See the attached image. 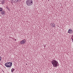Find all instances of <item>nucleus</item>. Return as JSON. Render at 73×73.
<instances>
[{"label": "nucleus", "mask_w": 73, "mask_h": 73, "mask_svg": "<svg viewBox=\"0 0 73 73\" xmlns=\"http://www.w3.org/2000/svg\"><path fill=\"white\" fill-rule=\"evenodd\" d=\"M1 60V56H0V61Z\"/></svg>", "instance_id": "nucleus-13"}, {"label": "nucleus", "mask_w": 73, "mask_h": 73, "mask_svg": "<svg viewBox=\"0 0 73 73\" xmlns=\"http://www.w3.org/2000/svg\"><path fill=\"white\" fill-rule=\"evenodd\" d=\"M4 3H5V1H2L1 2V4H4Z\"/></svg>", "instance_id": "nucleus-7"}, {"label": "nucleus", "mask_w": 73, "mask_h": 73, "mask_svg": "<svg viewBox=\"0 0 73 73\" xmlns=\"http://www.w3.org/2000/svg\"><path fill=\"white\" fill-rule=\"evenodd\" d=\"M72 30L71 29H69L68 30V33H72Z\"/></svg>", "instance_id": "nucleus-6"}, {"label": "nucleus", "mask_w": 73, "mask_h": 73, "mask_svg": "<svg viewBox=\"0 0 73 73\" xmlns=\"http://www.w3.org/2000/svg\"><path fill=\"white\" fill-rule=\"evenodd\" d=\"M19 0H17V1L15 2V3H19Z\"/></svg>", "instance_id": "nucleus-12"}, {"label": "nucleus", "mask_w": 73, "mask_h": 73, "mask_svg": "<svg viewBox=\"0 0 73 73\" xmlns=\"http://www.w3.org/2000/svg\"><path fill=\"white\" fill-rule=\"evenodd\" d=\"M3 8H0V12H1L3 11Z\"/></svg>", "instance_id": "nucleus-10"}, {"label": "nucleus", "mask_w": 73, "mask_h": 73, "mask_svg": "<svg viewBox=\"0 0 73 73\" xmlns=\"http://www.w3.org/2000/svg\"><path fill=\"white\" fill-rule=\"evenodd\" d=\"M15 39V41H16V39Z\"/></svg>", "instance_id": "nucleus-14"}, {"label": "nucleus", "mask_w": 73, "mask_h": 73, "mask_svg": "<svg viewBox=\"0 0 73 73\" xmlns=\"http://www.w3.org/2000/svg\"><path fill=\"white\" fill-rule=\"evenodd\" d=\"M26 42V40H25V39H24L20 42V44H21V45H22V44H25Z\"/></svg>", "instance_id": "nucleus-4"}, {"label": "nucleus", "mask_w": 73, "mask_h": 73, "mask_svg": "<svg viewBox=\"0 0 73 73\" xmlns=\"http://www.w3.org/2000/svg\"><path fill=\"white\" fill-rule=\"evenodd\" d=\"M52 27L53 28V27H55V25L54 23H53L52 24Z\"/></svg>", "instance_id": "nucleus-9"}, {"label": "nucleus", "mask_w": 73, "mask_h": 73, "mask_svg": "<svg viewBox=\"0 0 73 73\" xmlns=\"http://www.w3.org/2000/svg\"><path fill=\"white\" fill-rule=\"evenodd\" d=\"M6 8H7V9H8V10H9V8L8 7V6H6Z\"/></svg>", "instance_id": "nucleus-11"}, {"label": "nucleus", "mask_w": 73, "mask_h": 73, "mask_svg": "<svg viewBox=\"0 0 73 73\" xmlns=\"http://www.w3.org/2000/svg\"><path fill=\"white\" fill-rule=\"evenodd\" d=\"M14 70H15V69L13 68L12 69H11V72L12 73H13V72H14Z\"/></svg>", "instance_id": "nucleus-8"}, {"label": "nucleus", "mask_w": 73, "mask_h": 73, "mask_svg": "<svg viewBox=\"0 0 73 73\" xmlns=\"http://www.w3.org/2000/svg\"><path fill=\"white\" fill-rule=\"evenodd\" d=\"M1 14L2 15H5V11H2L1 12Z\"/></svg>", "instance_id": "nucleus-5"}, {"label": "nucleus", "mask_w": 73, "mask_h": 73, "mask_svg": "<svg viewBox=\"0 0 73 73\" xmlns=\"http://www.w3.org/2000/svg\"><path fill=\"white\" fill-rule=\"evenodd\" d=\"M17 1V0L15 1V2H16V1Z\"/></svg>", "instance_id": "nucleus-15"}, {"label": "nucleus", "mask_w": 73, "mask_h": 73, "mask_svg": "<svg viewBox=\"0 0 73 73\" xmlns=\"http://www.w3.org/2000/svg\"><path fill=\"white\" fill-rule=\"evenodd\" d=\"M51 62L54 67L57 68V66H58V62H57L55 60H52Z\"/></svg>", "instance_id": "nucleus-1"}, {"label": "nucleus", "mask_w": 73, "mask_h": 73, "mask_svg": "<svg viewBox=\"0 0 73 73\" xmlns=\"http://www.w3.org/2000/svg\"><path fill=\"white\" fill-rule=\"evenodd\" d=\"M26 3L28 6H31L33 5V1L32 0H27Z\"/></svg>", "instance_id": "nucleus-2"}, {"label": "nucleus", "mask_w": 73, "mask_h": 73, "mask_svg": "<svg viewBox=\"0 0 73 73\" xmlns=\"http://www.w3.org/2000/svg\"><path fill=\"white\" fill-rule=\"evenodd\" d=\"M5 65L6 67H7V68H9V67L12 66V63L10 62L6 63L5 64Z\"/></svg>", "instance_id": "nucleus-3"}]
</instances>
